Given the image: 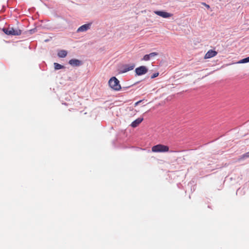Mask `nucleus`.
Returning a JSON list of instances; mask_svg holds the SVG:
<instances>
[{
  "instance_id": "f8f14e48",
  "label": "nucleus",
  "mask_w": 249,
  "mask_h": 249,
  "mask_svg": "<svg viewBox=\"0 0 249 249\" xmlns=\"http://www.w3.org/2000/svg\"><path fill=\"white\" fill-rule=\"evenodd\" d=\"M67 51L64 50H61L58 51L57 53V56L59 58H64L67 55Z\"/></svg>"
},
{
  "instance_id": "7ed1b4c3",
  "label": "nucleus",
  "mask_w": 249,
  "mask_h": 249,
  "mask_svg": "<svg viewBox=\"0 0 249 249\" xmlns=\"http://www.w3.org/2000/svg\"><path fill=\"white\" fill-rule=\"evenodd\" d=\"M135 67L134 63L123 65L119 70L120 73H125L134 69Z\"/></svg>"
},
{
  "instance_id": "1a4fd4ad",
  "label": "nucleus",
  "mask_w": 249,
  "mask_h": 249,
  "mask_svg": "<svg viewBox=\"0 0 249 249\" xmlns=\"http://www.w3.org/2000/svg\"><path fill=\"white\" fill-rule=\"evenodd\" d=\"M217 54V52L213 50H209L207 53L205 54L204 58L208 59L212 58L215 56Z\"/></svg>"
},
{
  "instance_id": "aec40b11",
  "label": "nucleus",
  "mask_w": 249,
  "mask_h": 249,
  "mask_svg": "<svg viewBox=\"0 0 249 249\" xmlns=\"http://www.w3.org/2000/svg\"><path fill=\"white\" fill-rule=\"evenodd\" d=\"M202 4L203 5H204L208 9H210V6L209 5L206 4V3L205 2H202Z\"/></svg>"
},
{
  "instance_id": "a211bd4d",
  "label": "nucleus",
  "mask_w": 249,
  "mask_h": 249,
  "mask_svg": "<svg viewBox=\"0 0 249 249\" xmlns=\"http://www.w3.org/2000/svg\"><path fill=\"white\" fill-rule=\"evenodd\" d=\"M37 31L36 28H33L29 30V32L31 34H33Z\"/></svg>"
},
{
  "instance_id": "4be33fe9",
  "label": "nucleus",
  "mask_w": 249,
  "mask_h": 249,
  "mask_svg": "<svg viewBox=\"0 0 249 249\" xmlns=\"http://www.w3.org/2000/svg\"><path fill=\"white\" fill-rule=\"evenodd\" d=\"M239 190H240V188H238L236 191V194H237V193L239 192Z\"/></svg>"
},
{
  "instance_id": "20e7f679",
  "label": "nucleus",
  "mask_w": 249,
  "mask_h": 249,
  "mask_svg": "<svg viewBox=\"0 0 249 249\" xmlns=\"http://www.w3.org/2000/svg\"><path fill=\"white\" fill-rule=\"evenodd\" d=\"M148 71V68L145 66H141L135 70V76H141L146 74Z\"/></svg>"
},
{
  "instance_id": "0eeeda50",
  "label": "nucleus",
  "mask_w": 249,
  "mask_h": 249,
  "mask_svg": "<svg viewBox=\"0 0 249 249\" xmlns=\"http://www.w3.org/2000/svg\"><path fill=\"white\" fill-rule=\"evenodd\" d=\"M91 24V23H88L80 26L77 30V33L83 32L88 31L90 29Z\"/></svg>"
},
{
  "instance_id": "2eb2a0df",
  "label": "nucleus",
  "mask_w": 249,
  "mask_h": 249,
  "mask_svg": "<svg viewBox=\"0 0 249 249\" xmlns=\"http://www.w3.org/2000/svg\"><path fill=\"white\" fill-rule=\"evenodd\" d=\"M249 62V56L246 58L241 59L238 62V63H246Z\"/></svg>"
},
{
  "instance_id": "f03ea898",
  "label": "nucleus",
  "mask_w": 249,
  "mask_h": 249,
  "mask_svg": "<svg viewBox=\"0 0 249 249\" xmlns=\"http://www.w3.org/2000/svg\"><path fill=\"white\" fill-rule=\"evenodd\" d=\"M169 148L168 146L162 144H158L152 147V151L156 153H163L168 152Z\"/></svg>"
},
{
  "instance_id": "dca6fc26",
  "label": "nucleus",
  "mask_w": 249,
  "mask_h": 249,
  "mask_svg": "<svg viewBox=\"0 0 249 249\" xmlns=\"http://www.w3.org/2000/svg\"><path fill=\"white\" fill-rule=\"evenodd\" d=\"M2 31L4 33V34H5L6 35H8V36H11L10 34H12V33H11V31H10L9 30V28H3L2 29Z\"/></svg>"
},
{
  "instance_id": "9b49d317",
  "label": "nucleus",
  "mask_w": 249,
  "mask_h": 249,
  "mask_svg": "<svg viewBox=\"0 0 249 249\" xmlns=\"http://www.w3.org/2000/svg\"><path fill=\"white\" fill-rule=\"evenodd\" d=\"M9 29L10 31H11V33H12V34H10L11 36H19L22 33V31L20 29L15 30L14 28H13V27L10 28L9 26Z\"/></svg>"
},
{
  "instance_id": "4468645a",
  "label": "nucleus",
  "mask_w": 249,
  "mask_h": 249,
  "mask_svg": "<svg viewBox=\"0 0 249 249\" xmlns=\"http://www.w3.org/2000/svg\"><path fill=\"white\" fill-rule=\"evenodd\" d=\"M140 82V81H138V82L135 83L134 84H133L132 85H131L130 86H125V87H122V89L121 90H122V91H125L127 89H128L133 87L134 85H136L138 84Z\"/></svg>"
},
{
  "instance_id": "39448f33",
  "label": "nucleus",
  "mask_w": 249,
  "mask_h": 249,
  "mask_svg": "<svg viewBox=\"0 0 249 249\" xmlns=\"http://www.w3.org/2000/svg\"><path fill=\"white\" fill-rule=\"evenodd\" d=\"M154 13L157 15L165 18H169L173 16L172 14L168 13L164 11H154Z\"/></svg>"
},
{
  "instance_id": "f257e3e1",
  "label": "nucleus",
  "mask_w": 249,
  "mask_h": 249,
  "mask_svg": "<svg viewBox=\"0 0 249 249\" xmlns=\"http://www.w3.org/2000/svg\"><path fill=\"white\" fill-rule=\"evenodd\" d=\"M108 83L109 87L115 91H119L122 89L119 80L115 76L110 78Z\"/></svg>"
},
{
  "instance_id": "423d86ee",
  "label": "nucleus",
  "mask_w": 249,
  "mask_h": 249,
  "mask_svg": "<svg viewBox=\"0 0 249 249\" xmlns=\"http://www.w3.org/2000/svg\"><path fill=\"white\" fill-rule=\"evenodd\" d=\"M69 64L72 67H79L83 64V62L79 59L73 58L69 61Z\"/></svg>"
},
{
  "instance_id": "412c9836",
  "label": "nucleus",
  "mask_w": 249,
  "mask_h": 249,
  "mask_svg": "<svg viewBox=\"0 0 249 249\" xmlns=\"http://www.w3.org/2000/svg\"><path fill=\"white\" fill-rule=\"evenodd\" d=\"M143 101V100H141L140 101H138V102H136L134 104V106L135 107H136L140 103H141L142 101Z\"/></svg>"
},
{
  "instance_id": "f3484780",
  "label": "nucleus",
  "mask_w": 249,
  "mask_h": 249,
  "mask_svg": "<svg viewBox=\"0 0 249 249\" xmlns=\"http://www.w3.org/2000/svg\"><path fill=\"white\" fill-rule=\"evenodd\" d=\"M159 72H155L152 75H151V79H154V78L158 77L159 76Z\"/></svg>"
},
{
  "instance_id": "6e6552de",
  "label": "nucleus",
  "mask_w": 249,
  "mask_h": 249,
  "mask_svg": "<svg viewBox=\"0 0 249 249\" xmlns=\"http://www.w3.org/2000/svg\"><path fill=\"white\" fill-rule=\"evenodd\" d=\"M158 55V53L156 52H153L150 53L149 54H145L143 56L142 58V61H148L151 58L157 56Z\"/></svg>"
},
{
  "instance_id": "ddd939ff",
  "label": "nucleus",
  "mask_w": 249,
  "mask_h": 249,
  "mask_svg": "<svg viewBox=\"0 0 249 249\" xmlns=\"http://www.w3.org/2000/svg\"><path fill=\"white\" fill-rule=\"evenodd\" d=\"M53 65L55 70H59L60 69H64L65 68L64 66L57 63H54Z\"/></svg>"
},
{
  "instance_id": "6ab92c4d",
  "label": "nucleus",
  "mask_w": 249,
  "mask_h": 249,
  "mask_svg": "<svg viewBox=\"0 0 249 249\" xmlns=\"http://www.w3.org/2000/svg\"><path fill=\"white\" fill-rule=\"evenodd\" d=\"M243 158H249V151L248 152H246L243 155Z\"/></svg>"
},
{
  "instance_id": "9d476101",
  "label": "nucleus",
  "mask_w": 249,
  "mask_h": 249,
  "mask_svg": "<svg viewBox=\"0 0 249 249\" xmlns=\"http://www.w3.org/2000/svg\"><path fill=\"white\" fill-rule=\"evenodd\" d=\"M143 120V118L142 117H139L133 121L130 124L131 126L135 128L137 127Z\"/></svg>"
}]
</instances>
